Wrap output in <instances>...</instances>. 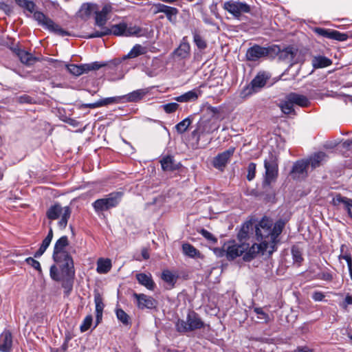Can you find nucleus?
<instances>
[{"instance_id": "37", "label": "nucleus", "mask_w": 352, "mask_h": 352, "mask_svg": "<svg viewBox=\"0 0 352 352\" xmlns=\"http://www.w3.org/2000/svg\"><path fill=\"white\" fill-rule=\"evenodd\" d=\"M162 168L164 170L171 171L177 168V165L174 163L173 157L166 156L161 160Z\"/></svg>"}, {"instance_id": "20", "label": "nucleus", "mask_w": 352, "mask_h": 352, "mask_svg": "<svg viewBox=\"0 0 352 352\" xmlns=\"http://www.w3.org/2000/svg\"><path fill=\"white\" fill-rule=\"evenodd\" d=\"M190 52V45L187 36H184L179 45L177 47L173 54L180 59H186L189 57Z\"/></svg>"}, {"instance_id": "64", "label": "nucleus", "mask_w": 352, "mask_h": 352, "mask_svg": "<svg viewBox=\"0 0 352 352\" xmlns=\"http://www.w3.org/2000/svg\"><path fill=\"white\" fill-rule=\"evenodd\" d=\"M82 107H87V108H91V109H95V108L100 107V102L98 100L94 103L84 104L82 105Z\"/></svg>"}, {"instance_id": "30", "label": "nucleus", "mask_w": 352, "mask_h": 352, "mask_svg": "<svg viewBox=\"0 0 352 352\" xmlns=\"http://www.w3.org/2000/svg\"><path fill=\"white\" fill-rule=\"evenodd\" d=\"M253 222L251 220L247 221L244 223H243L237 234V237L241 242H242L243 240H245L247 238H248L249 233L250 231L253 230Z\"/></svg>"}, {"instance_id": "52", "label": "nucleus", "mask_w": 352, "mask_h": 352, "mask_svg": "<svg viewBox=\"0 0 352 352\" xmlns=\"http://www.w3.org/2000/svg\"><path fill=\"white\" fill-rule=\"evenodd\" d=\"M25 263L37 270L39 273L41 272V267L40 263L32 257H28L25 260Z\"/></svg>"}, {"instance_id": "46", "label": "nucleus", "mask_w": 352, "mask_h": 352, "mask_svg": "<svg viewBox=\"0 0 352 352\" xmlns=\"http://www.w3.org/2000/svg\"><path fill=\"white\" fill-rule=\"evenodd\" d=\"M162 278L164 281L168 284L173 285L175 281V276L169 270H164L162 274Z\"/></svg>"}, {"instance_id": "62", "label": "nucleus", "mask_w": 352, "mask_h": 352, "mask_svg": "<svg viewBox=\"0 0 352 352\" xmlns=\"http://www.w3.org/2000/svg\"><path fill=\"white\" fill-rule=\"evenodd\" d=\"M167 6H166L165 4H162V3L154 4V8H155L154 13L155 14H157V13H160V12L163 13Z\"/></svg>"}, {"instance_id": "49", "label": "nucleus", "mask_w": 352, "mask_h": 352, "mask_svg": "<svg viewBox=\"0 0 352 352\" xmlns=\"http://www.w3.org/2000/svg\"><path fill=\"white\" fill-rule=\"evenodd\" d=\"M256 168V164L254 162H251L248 164V168H247V170H248L247 179L248 181H252L255 177Z\"/></svg>"}, {"instance_id": "47", "label": "nucleus", "mask_w": 352, "mask_h": 352, "mask_svg": "<svg viewBox=\"0 0 352 352\" xmlns=\"http://www.w3.org/2000/svg\"><path fill=\"white\" fill-rule=\"evenodd\" d=\"M348 38V35L345 33H342L339 31L332 30L331 34V39L336 40L338 41H344Z\"/></svg>"}, {"instance_id": "50", "label": "nucleus", "mask_w": 352, "mask_h": 352, "mask_svg": "<svg viewBox=\"0 0 352 352\" xmlns=\"http://www.w3.org/2000/svg\"><path fill=\"white\" fill-rule=\"evenodd\" d=\"M317 277L318 279L329 282L333 279V276L331 272H330L329 270L318 273Z\"/></svg>"}, {"instance_id": "63", "label": "nucleus", "mask_w": 352, "mask_h": 352, "mask_svg": "<svg viewBox=\"0 0 352 352\" xmlns=\"http://www.w3.org/2000/svg\"><path fill=\"white\" fill-rule=\"evenodd\" d=\"M19 101L21 103H31L32 98L28 95H23L19 98Z\"/></svg>"}, {"instance_id": "54", "label": "nucleus", "mask_w": 352, "mask_h": 352, "mask_svg": "<svg viewBox=\"0 0 352 352\" xmlns=\"http://www.w3.org/2000/svg\"><path fill=\"white\" fill-rule=\"evenodd\" d=\"M254 311L257 314L258 319L263 320L265 322H267L269 321V315L266 314L265 311H263L262 308L255 307L254 309Z\"/></svg>"}, {"instance_id": "9", "label": "nucleus", "mask_w": 352, "mask_h": 352, "mask_svg": "<svg viewBox=\"0 0 352 352\" xmlns=\"http://www.w3.org/2000/svg\"><path fill=\"white\" fill-rule=\"evenodd\" d=\"M123 197L121 191L113 192L105 197L98 199L92 203V206L96 212L108 210L110 208L116 207Z\"/></svg>"}, {"instance_id": "43", "label": "nucleus", "mask_w": 352, "mask_h": 352, "mask_svg": "<svg viewBox=\"0 0 352 352\" xmlns=\"http://www.w3.org/2000/svg\"><path fill=\"white\" fill-rule=\"evenodd\" d=\"M50 277L54 280H56V281L60 280L62 277H67L68 278H72L74 277V276H67L63 274L61 272L60 274L58 272V267L55 265H53L51 266L50 270Z\"/></svg>"}, {"instance_id": "2", "label": "nucleus", "mask_w": 352, "mask_h": 352, "mask_svg": "<svg viewBox=\"0 0 352 352\" xmlns=\"http://www.w3.org/2000/svg\"><path fill=\"white\" fill-rule=\"evenodd\" d=\"M69 245L67 236H63L55 243L52 258L59 265L63 274L67 276H74V261L71 255L65 250Z\"/></svg>"}, {"instance_id": "17", "label": "nucleus", "mask_w": 352, "mask_h": 352, "mask_svg": "<svg viewBox=\"0 0 352 352\" xmlns=\"http://www.w3.org/2000/svg\"><path fill=\"white\" fill-rule=\"evenodd\" d=\"M133 296L137 300V305L141 309H153L157 305V301L151 296H146L144 294L134 293Z\"/></svg>"}, {"instance_id": "39", "label": "nucleus", "mask_w": 352, "mask_h": 352, "mask_svg": "<svg viewBox=\"0 0 352 352\" xmlns=\"http://www.w3.org/2000/svg\"><path fill=\"white\" fill-rule=\"evenodd\" d=\"M163 13L165 14L170 23H175L177 21V15L179 13V10L176 8L168 6Z\"/></svg>"}, {"instance_id": "24", "label": "nucleus", "mask_w": 352, "mask_h": 352, "mask_svg": "<svg viewBox=\"0 0 352 352\" xmlns=\"http://www.w3.org/2000/svg\"><path fill=\"white\" fill-rule=\"evenodd\" d=\"M287 96L289 97V101L292 102L294 106L296 104L301 107H305L310 104L309 99L305 96L294 92L289 93Z\"/></svg>"}, {"instance_id": "4", "label": "nucleus", "mask_w": 352, "mask_h": 352, "mask_svg": "<svg viewBox=\"0 0 352 352\" xmlns=\"http://www.w3.org/2000/svg\"><path fill=\"white\" fill-rule=\"evenodd\" d=\"M219 112L217 107L210 106L207 108L206 113L198 122L196 129L192 132V135L197 141L199 140L201 135L212 133L219 129Z\"/></svg>"}, {"instance_id": "32", "label": "nucleus", "mask_w": 352, "mask_h": 352, "mask_svg": "<svg viewBox=\"0 0 352 352\" xmlns=\"http://www.w3.org/2000/svg\"><path fill=\"white\" fill-rule=\"evenodd\" d=\"M311 63L314 68H323L331 65L332 61L326 56H316L313 58Z\"/></svg>"}, {"instance_id": "33", "label": "nucleus", "mask_w": 352, "mask_h": 352, "mask_svg": "<svg viewBox=\"0 0 352 352\" xmlns=\"http://www.w3.org/2000/svg\"><path fill=\"white\" fill-rule=\"evenodd\" d=\"M274 54H279V58L289 63L292 62L295 57V53L292 47H287L283 50L279 47V52H276Z\"/></svg>"}, {"instance_id": "36", "label": "nucleus", "mask_w": 352, "mask_h": 352, "mask_svg": "<svg viewBox=\"0 0 352 352\" xmlns=\"http://www.w3.org/2000/svg\"><path fill=\"white\" fill-rule=\"evenodd\" d=\"M192 33L193 36V42L197 48L200 50H204L208 46L206 40L197 30H194Z\"/></svg>"}, {"instance_id": "3", "label": "nucleus", "mask_w": 352, "mask_h": 352, "mask_svg": "<svg viewBox=\"0 0 352 352\" xmlns=\"http://www.w3.org/2000/svg\"><path fill=\"white\" fill-rule=\"evenodd\" d=\"M122 36H142L144 35L142 28L137 25H128L124 22L112 25L110 28H103L102 31H94L87 34L86 38H101L110 34Z\"/></svg>"}, {"instance_id": "57", "label": "nucleus", "mask_w": 352, "mask_h": 352, "mask_svg": "<svg viewBox=\"0 0 352 352\" xmlns=\"http://www.w3.org/2000/svg\"><path fill=\"white\" fill-rule=\"evenodd\" d=\"M201 234L204 237H205L207 240L209 241L214 243L217 242V239L213 236L212 233L208 232V230L205 229H201Z\"/></svg>"}, {"instance_id": "42", "label": "nucleus", "mask_w": 352, "mask_h": 352, "mask_svg": "<svg viewBox=\"0 0 352 352\" xmlns=\"http://www.w3.org/2000/svg\"><path fill=\"white\" fill-rule=\"evenodd\" d=\"M192 123V120L188 117L175 125V129L178 133L182 134L187 131Z\"/></svg>"}, {"instance_id": "16", "label": "nucleus", "mask_w": 352, "mask_h": 352, "mask_svg": "<svg viewBox=\"0 0 352 352\" xmlns=\"http://www.w3.org/2000/svg\"><path fill=\"white\" fill-rule=\"evenodd\" d=\"M270 247L268 245L263 246V243L260 244L254 243L251 247L248 244V250L244 252L243 259L245 261H250L254 258L260 252H269Z\"/></svg>"}, {"instance_id": "22", "label": "nucleus", "mask_w": 352, "mask_h": 352, "mask_svg": "<svg viewBox=\"0 0 352 352\" xmlns=\"http://www.w3.org/2000/svg\"><path fill=\"white\" fill-rule=\"evenodd\" d=\"M12 333L9 330L5 329L0 334V351L10 352L12 348Z\"/></svg>"}, {"instance_id": "7", "label": "nucleus", "mask_w": 352, "mask_h": 352, "mask_svg": "<svg viewBox=\"0 0 352 352\" xmlns=\"http://www.w3.org/2000/svg\"><path fill=\"white\" fill-rule=\"evenodd\" d=\"M71 214L72 210L69 206L62 207L59 203L51 206L46 212L47 217L51 221L60 218L58 221V226L61 230L67 227Z\"/></svg>"}, {"instance_id": "18", "label": "nucleus", "mask_w": 352, "mask_h": 352, "mask_svg": "<svg viewBox=\"0 0 352 352\" xmlns=\"http://www.w3.org/2000/svg\"><path fill=\"white\" fill-rule=\"evenodd\" d=\"M112 7L111 5H104L101 10L95 12V23L100 28L99 31H102L103 28H107L105 24L108 20L107 16L111 12Z\"/></svg>"}, {"instance_id": "5", "label": "nucleus", "mask_w": 352, "mask_h": 352, "mask_svg": "<svg viewBox=\"0 0 352 352\" xmlns=\"http://www.w3.org/2000/svg\"><path fill=\"white\" fill-rule=\"evenodd\" d=\"M36 4L32 1L28 0L23 9L33 14V18L37 22L38 25L42 26L45 30L61 36L69 35L67 31L60 27L44 13L40 11H36Z\"/></svg>"}, {"instance_id": "48", "label": "nucleus", "mask_w": 352, "mask_h": 352, "mask_svg": "<svg viewBox=\"0 0 352 352\" xmlns=\"http://www.w3.org/2000/svg\"><path fill=\"white\" fill-rule=\"evenodd\" d=\"M93 321V318L91 315L87 316L85 319L82 321V323L81 324L80 327V329L81 332L87 331L91 325Z\"/></svg>"}, {"instance_id": "15", "label": "nucleus", "mask_w": 352, "mask_h": 352, "mask_svg": "<svg viewBox=\"0 0 352 352\" xmlns=\"http://www.w3.org/2000/svg\"><path fill=\"white\" fill-rule=\"evenodd\" d=\"M234 151V147H230L228 150L219 153L212 160L213 166L216 169L223 171L233 155Z\"/></svg>"}, {"instance_id": "56", "label": "nucleus", "mask_w": 352, "mask_h": 352, "mask_svg": "<svg viewBox=\"0 0 352 352\" xmlns=\"http://www.w3.org/2000/svg\"><path fill=\"white\" fill-rule=\"evenodd\" d=\"M339 260H345L347 263V266L349 267V271L351 272L352 270V259L350 254H341L338 256Z\"/></svg>"}, {"instance_id": "25", "label": "nucleus", "mask_w": 352, "mask_h": 352, "mask_svg": "<svg viewBox=\"0 0 352 352\" xmlns=\"http://www.w3.org/2000/svg\"><path fill=\"white\" fill-rule=\"evenodd\" d=\"M94 302L96 305V321L97 325L102 320L103 309L104 307L102 298L99 292H96L94 294Z\"/></svg>"}, {"instance_id": "29", "label": "nucleus", "mask_w": 352, "mask_h": 352, "mask_svg": "<svg viewBox=\"0 0 352 352\" xmlns=\"http://www.w3.org/2000/svg\"><path fill=\"white\" fill-rule=\"evenodd\" d=\"M333 203L335 205L343 204L349 217L352 219V199L338 195L333 199Z\"/></svg>"}, {"instance_id": "61", "label": "nucleus", "mask_w": 352, "mask_h": 352, "mask_svg": "<svg viewBox=\"0 0 352 352\" xmlns=\"http://www.w3.org/2000/svg\"><path fill=\"white\" fill-rule=\"evenodd\" d=\"M352 305V296L350 294H346L341 306L342 307L343 309H346L347 308L348 305Z\"/></svg>"}, {"instance_id": "8", "label": "nucleus", "mask_w": 352, "mask_h": 352, "mask_svg": "<svg viewBox=\"0 0 352 352\" xmlns=\"http://www.w3.org/2000/svg\"><path fill=\"white\" fill-rule=\"evenodd\" d=\"M264 167L265 171L262 186L263 188L268 190L271 187V184L276 180L278 177V164L274 155L270 153L268 157L264 160Z\"/></svg>"}, {"instance_id": "21", "label": "nucleus", "mask_w": 352, "mask_h": 352, "mask_svg": "<svg viewBox=\"0 0 352 352\" xmlns=\"http://www.w3.org/2000/svg\"><path fill=\"white\" fill-rule=\"evenodd\" d=\"M149 92L148 88L140 89L122 96L123 102H137L141 100Z\"/></svg>"}, {"instance_id": "19", "label": "nucleus", "mask_w": 352, "mask_h": 352, "mask_svg": "<svg viewBox=\"0 0 352 352\" xmlns=\"http://www.w3.org/2000/svg\"><path fill=\"white\" fill-rule=\"evenodd\" d=\"M308 163L304 160L296 161L291 170V175L294 179L305 178L307 175Z\"/></svg>"}, {"instance_id": "14", "label": "nucleus", "mask_w": 352, "mask_h": 352, "mask_svg": "<svg viewBox=\"0 0 352 352\" xmlns=\"http://www.w3.org/2000/svg\"><path fill=\"white\" fill-rule=\"evenodd\" d=\"M267 78L264 74H258L242 91L241 95L243 97L249 96L264 87L267 82Z\"/></svg>"}, {"instance_id": "28", "label": "nucleus", "mask_w": 352, "mask_h": 352, "mask_svg": "<svg viewBox=\"0 0 352 352\" xmlns=\"http://www.w3.org/2000/svg\"><path fill=\"white\" fill-rule=\"evenodd\" d=\"M112 267L111 261L109 258H100L97 261L96 272L98 274L108 273Z\"/></svg>"}, {"instance_id": "26", "label": "nucleus", "mask_w": 352, "mask_h": 352, "mask_svg": "<svg viewBox=\"0 0 352 352\" xmlns=\"http://www.w3.org/2000/svg\"><path fill=\"white\" fill-rule=\"evenodd\" d=\"M201 94V91L198 89H192L188 91L181 96L175 97L174 99L179 102H188L195 101Z\"/></svg>"}, {"instance_id": "13", "label": "nucleus", "mask_w": 352, "mask_h": 352, "mask_svg": "<svg viewBox=\"0 0 352 352\" xmlns=\"http://www.w3.org/2000/svg\"><path fill=\"white\" fill-rule=\"evenodd\" d=\"M102 65H98L97 63H90L85 64H65V66L68 72L76 76H79L83 74H87L91 71H96L100 69Z\"/></svg>"}, {"instance_id": "55", "label": "nucleus", "mask_w": 352, "mask_h": 352, "mask_svg": "<svg viewBox=\"0 0 352 352\" xmlns=\"http://www.w3.org/2000/svg\"><path fill=\"white\" fill-rule=\"evenodd\" d=\"M179 107V104L176 102H170L162 105V108L164 111L167 113H171L175 112Z\"/></svg>"}, {"instance_id": "53", "label": "nucleus", "mask_w": 352, "mask_h": 352, "mask_svg": "<svg viewBox=\"0 0 352 352\" xmlns=\"http://www.w3.org/2000/svg\"><path fill=\"white\" fill-rule=\"evenodd\" d=\"M116 316L118 319L124 324H129V316L121 309L116 310Z\"/></svg>"}, {"instance_id": "40", "label": "nucleus", "mask_w": 352, "mask_h": 352, "mask_svg": "<svg viewBox=\"0 0 352 352\" xmlns=\"http://www.w3.org/2000/svg\"><path fill=\"white\" fill-rule=\"evenodd\" d=\"M182 250L185 255L191 258H195L199 256L200 253L193 245L190 243H184Z\"/></svg>"}, {"instance_id": "11", "label": "nucleus", "mask_w": 352, "mask_h": 352, "mask_svg": "<svg viewBox=\"0 0 352 352\" xmlns=\"http://www.w3.org/2000/svg\"><path fill=\"white\" fill-rule=\"evenodd\" d=\"M223 8L238 20H241L244 14L251 11L250 6L248 3L234 0L224 2Z\"/></svg>"}, {"instance_id": "58", "label": "nucleus", "mask_w": 352, "mask_h": 352, "mask_svg": "<svg viewBox=\"0 0 352 352\" xmlns=\"http://www.w3.org/2000/svg\"><path fill=\"white\" fill-rule=\"evenodd\" d=\"M312 299L316 302L322 301L325 296L323 292L320 291H316L312 294Z\"/></svg>"}, {"instance_id": "60", "label": "nucleus", "mask_w": 352, "mask_h": 352, "mask_svg": "<svg viewBox=\"0 0 352 352\" xmlns=\"http://www.w3.org/2000/svg\"><path fill=\"white\" fill-rule=\"evenodd\" d=\"M63 287L65 289L66 295H69L72 289V283L67 280L63 283Z\"/></svg>"}, {"instance_id": "10", "label": "nucleus", "mask_w": 352, "mask_h": 352, "mask_svg": "<svg viewBox=\"0 0 352 352\" xmlns=\"http://www.w3.org/2000/svg\"><path fill=\"white\" fill-rule=\"evenodd\" d=\"M276 52H279V46L276 45L267 47L254 45L248 49L245 56L248 60L256 61L261 58L272 55Z\"/></svg>"}, {"instance_id": "38", "label": "nucleus", "mask_w": 352, "mask_h": 352, "mask_svg": "<svg viewBox=\"0 0 352 352\" xmlns=\"http://www.w3.org/2000/svg\"><path fill=\"white\" fill-rule=\"evenodd\" d=\"M279 107L280 108L282 112L285 114H291L294 113V104L292 102L289 101V97L287 95L285 98V100L280 102L279 104Z\"/></svg>"}, {"instance_id": "23", "label": "nucleus", "mask_w": 352, "mask_h": 352, "mask_svg": "<svg viewBox=\"0 0 352 352\" xmlns=\"http://www.w3.org/2000/svg\"><path fill=\"white\" fill-rule=\"evenodd\" d=\"M14 54L19 57L21 62L26 65H32L38 59L34 56L31 53L16 47L13 49Z\"/></svg>"}, {"instance_id": "6", "label": "nucleus", "mask_w": 352, "mask_h": 352, "mask_svg": "<svg viewBox=\"0 0 352 352\" xmlns=\"http://www.w3.org/2000/svg\"><path fill=\"white\" fill-rule=\"evenodd\" d=\"M205 323L195 311H188L186 320L179 319L175 323V329L179 333H186L204 328Z\"/></svg>"}, {"instance_id": "12", "label": "nucleus", "mask_w": 352, "mask_h": 352, "mask_svg": "<svg viewBox=\"0 0 352 352\" xmlns=\"http://www.w3.org/2000/svg\"><path fill=\"white\" fill-rule=\"evenodd\" d=\"M226 252V256L229 260H233L236 257L244 254V252L248 248V243H236L234 241H229L223 246Z\"/></svg>"}, {"instance_id": "1", "label": "nucleus", "mask_w": 352, "mask_h": 352, "mask_svg": "<svg viewBox=\"0 0 352 352\" xmlns=\"http://www.w3.org/2000/svg\"><path fill=\"white\" fill-rule=\"evenodd\" d=\"M285 225V221L282 219L273 224L270 219L263 217L254 226L256 240L262 242L263 246H270L269 252L272 253L275 250L276 245L279 241L278 236L282 233Z\"/></svg>"}, {"instance_id": "44", "label": "nucleus", "mask_w": 352, "mask_h": 352, "mask_svg": "<svg viewBox=\"0 0 352 352\" xmlns=\"http://www.w3.org/2000/svg\"><path fill=\"white\" fill-rule=\"evenodd\" d=\"M100 107L107 106L111 104H118L122 102L121 96H114L101 99L99 100Z\"/></svg>"}, {"instance_id": "41", "label": "nucleus", "mask_w": 352, "mask_h": 352, "mask_svg": "<svg viewBox=\"0 0 352 352\" xmlns=\"http://www.w3.org/2000/svg\"><path fill=\"white\" fill-rule=\"evenodd\" d=\"M291 252L294 263L300 264L303 261L302 249L298 245H294L292 248Z\"/></svg>"}, {"instance_id": "31", "label": "nucleus", "mask_w": 352, "mask_h": 352, "mask_svg": "<svg viewBox=\"0 0 352 352\" xmlns=\"http://www.w3.org/2000/svg\"><path fill=\"white\" fill-rule=\"evenodd\" d=\"M326 157L327 155L324 152L320 151L314 153L309 159L305 161L308 163V166L311 165L312 168H316L320 165L321 162L324 160Z\"/></svg>"}, {"instance_id": "51", "label": "nucleus", "mask_w": 352, "mask_h": 352, "mask_svg": "<svg viewBox=\"0 0 352 352\" xmlns=\"http://www.w3.org/2000/svg\"><path fill=\"white\" fill-rule=\"evenodd\" d=\"M97 6L94 3H85L82 6V10L85 12V15L89 16L92 12H96Z\"/></svg>"}, {"instance_id": "27", "label": "nucleus", "mask_w": 352, "mask_h": 352, "mask_svg": "<svg viewBox=\"0 0 352 352\" xmlns=\"http://www.w3.org/2000/svg\"><path fill=\"white\" fill-rule=\"evenodd\" d=\"M136 279L138 283L149 290H153L155 284L150 274L139 273L136 274Z\"/></svg>"}, {"instance_id": "45", "label": "nucleus", "mask_w": 352, "mask_h": 352, "mask_svg": "<svg viewBox=\"0 0 352 352\" xmlns=\"http://www.w3.org/2000/svg\"><path fill=\"white\" fill-rule=\"evenodd\" d=\"M331 30L329 29H325L322 28H314L313 29L314 32H315L318 36H320L324 38H330L331 39Z\"/></svg>"}, {"instance_id": "34", "label": "nucleus", "mask_w": 352, "mask_h": 352, "mask_svg": "<svg viewBox=\"0 0 352 352\" xmlns=\"http://www.w3.org/2000/svg\"><path fill=\"white\" fill-rule=\"evenodd\" d=\"M146 47L142 46L140 44L135 45L133 48L130 50V52L125 56H123L122 59L125 60L126 58H136L140 55H143L146 54Z\"/></svg>"}, {"instance_id": "59", "label": "nucleus", "mask_w": 352, "mask_h": 352, "mask_svg": "<svg viewBox=\"0 0 352 352\" xmlns=\"http://www.w3.org/2000/svg\"><path fill=\"white\" fill-rule=\"evenodd\" d=\"M0 10L3 11L7 15H10L12 12V8L5 2H0Z\"/></svg>"}, {"instance_id": "35", "label": "nucleus", "mask_w": 352, "mask_h": 352, "mask_svg": "<svg viewBox=\"0 0 352 352\" xmlns=\"http://www.w3.org/2000/svg\"><path fill=\"white\" fill-rule=\"evenodd\" d=\"M94 63H97L98 65H102L100 67V68L105 67V71L108 72H116L118 70L119 65L121 63V60L120 59H113L109 62H98L96 61Z\"/></svg>"}]
</instances>
